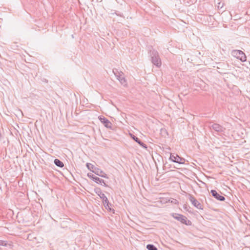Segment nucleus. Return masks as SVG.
Returning a JSON list of instances; mask_svg holds the SVG:
<instances>
[{
	"label": "nucleus",
	"instance_id": "1",
	"mask_svg": "<svg viewBox=\"0 0 250 250\" xmlns=\"http://www.w3.org/2000/svg\"><path fill=\"white\" fill-rule=\"evenodd\" d=\"M150 55L151 62L157 67H160L162 65V62L158 52L153 49L150 51Z\"/></svg>",
	"mask_w": 250,
	"mask_h": 250
},
{
	"label": "nucleus",
	"instance_id": "2",
	"mask_svg": "<svg viewBox=\"0 0 250 250\" xmlns=\"http://www.w3.org/2000/svg\"><path fill=\"white\" fill-rule=\"evenodd\" d=\"M172 216L175 219L187 225H188V223L190 222L189 220H187V218L182 214H173Z\"/></svg>",
	"mask_w": 250,
	"mask_h": 250
},
{
	"label": "nucleus",
	"instance_id": "3",
	"mask_svg": "<svg viewBox=\"0 0 250 250\" xmlns=\"http://www.w3.org/2000/svg\"><path fill=\"white\" fill-rule=\"evenodd\" d=\"M113 72L114 73L115 75L116 76L117 79L120 82L121 84H122L124 86H126V81L125 79L123 73L120 72V73H116V72L114 70L113 71Z\"/></svg>",
	"mask_w": 250,
	"mask_h": 250
},
{
	"label": "nucleus",
	"instance_id": "4",
	"mask_svg": "<svg viewBox=\"0 0 250 250\" xmlns=\"http://www.w3.org/2000/svg\"><path fill=\"white\" fill-rule=\"evenodd\" d=\"M188 199L192 205L198 209H203L201 204L191 194L188 195Z\"/></svg>",
	"mask_w": 250,
	"mask_h": 250
},
{
	"label": "nucleus",
	"instance_id": "5",
	"mask_svg": "<svg viewBox=\"0 0 250 250\" xmlns=\"http://www.w3.org/2000/svg\"><path fill=\"white\" fill-rule=\"evenodd\" d=\"M233 55L237 59H239L243 62L246 61V56L245 54L241 50H235L233 52Z\"/></svg>",
	"mask_w": 250,
	"mask_h": 250
},
{
	"label": "nucleus",
	"instance_id": "6",
	"mask_svg": "<svg viewBox=\"0 0 250 250\" xmlns=\"http://www.w3.org/2000/svg\"><path fill=\"white\" fill-rule=\"evenodd\" d=\"M170 159L173 162L183 164L185 162V159L179 157L177 154H171Z\"/></svg>",
	"mask_w": 250,
	"mask_h": 250
},
{
	"label": "nucleus",
	"instance_id": "7",
	"mask_svg": "<svg viewBox=\"0 0 250 250\" xmlns=\"http://www.w3.org/2000/svg\"><path fill=\"white\" fill-rule=\"evenodd\" d=\"M99 120L104 125V126L107 128H112V123L104 116H100L98 117Z\"/></svg>",
	"mask_w": 250,
	"mask_h": 250
},
{
	"label": "nucleus",
	"instance_id": "8",
	"mask_svg": "<svg viewBox=\"0 0 250 250\" xmlns=\"http://www.w3.org/2000/svg\"><path fill=\"white\" fill-rule=\"evenodd\" d=\"M93 172H94L96 175L105 178H108L107 175L102 170L98 168H95L94 170H92Z\"/></svg>",
	"mask_w": 250,
	"mask_h": 250
},
{
	"label": "nucleus",
	"instance_id": "9",
	"mask_svg": "<svg viewBox=\"0 0 250 250\" xmlns=\"http://www.w3.org/2000/svg\"><path fill=\"white\" fill-rule=\"evenodd\" d=\"M211 193L212 194V195L217 200L219 201H224L225 200V198L224 196H222L220 195H219L216 190H211Z\"/></svg>",
	"mask_w": 250,
	"mask_h": 250
},
{
	"label": "nucleus",
	"instance_id": "10",
	"mask_svg": "<svg viewBox=\"0 0 250 250\" xmlns=\"http://www.w3.org/2000/svg\"><path fill=\"white\" fill-rule=\"evenodd\" d=\"M211 127L216 131H223V127L218 124H214L211 125Z\"/></svg>",
	"mask_w": 250,
	"mask_h": 250
},
{
	"label": "nucleus",
	"instance_id": "11",
	"mask_svg": "<svg viewBox=\"0 0 250 250\" xmlns=\"http://www.w3.org/2000/svg\"><path fill=\"white\" fill-rule=\"evenodd\" d=\"M132 138L137 143H138L141 146L145 148H147V146L146 144L142 142L137 137L133 135L130 134Z\"/></svg>",
	"mask_w": 250,
	"mask_h": 250
},
{
	"label": "nucleus",
	"instance_id": "12",
	"mask_svg": "<svg viewBox=\"0 0 250 250\" xmlns=\"http://www.w3.org/2000/svg\"><path fill=\"white\" fill-rule=\"evenodd\" d=\"M92 179L94 181H95L96 183L98 184H100L101 185L104 184V186H106V184L105 183L104 180L99 178L98 177L94 176V175H92Z\"/></svg>",
	"mask_w": 250,
	"mask_h": 250
},
{
	"label": "nucleus",
	"instance_id": "13",
	"mask_svg": "<svg viewBox=\"0 0 250 250\" xmlns=\"http://www.w3.org/2000/svg\"><path fill=\"white\" fill-rule=\"evenodd\" d=\"M96 193L100 196V198H101L103 200H106V197L104 195V193L102 192V191L100 189H98L96 190Z\"/></svg>",
	"mask_w": 250,
	"mask_h": 250
},
{
	"label": "nucleus",
	"instance_id": "14",
	"mask_svg": "<svg viewBox=\"0 0 250 250\" xmlns=\"http://www.w3.org/2000/svg\"><path fill=\"white\" fill-rule=\"evenodd\" d=\"M54 164L60 167H62L64 166L63 163L60 160L56 159L54 160Z\"/></svg>",
	"mask_w": 250,
	"mask_h": 250
},
{
	"label": "nucleus",
	"instance_id": "15",
	"mask_svg": "<svg viewBox=\"0 0 250 250\" xmlns=\"http://www.w3.org/2000/svg\"><path fill=\"white\" fill-rule=\"evenodd\" d=\"M103 202L106 209H109V210H111V208L109 207V202L107 197L106 200H103Z\"/></svg>",
	"mask_w": 250,
	"mask_h": 250
},
{
	"label": "nucleus",
	"instance_id": "16",
	"mask_svg": "<svg viewBox=\"0 0 250 250\" xmlns=\"http://www.w3.org/2000/svg\"><path fill=\"white\" fill-rule=\"evenodd\" d=\"M146 248L148 250H157V248L152 244L147 245Z\"/></svg>",
	"mask_w": 250,
	"mask_h": 250
},
{
	"label": "nucleus",
	"instance_id": "17",
	"mask_svg": "<svg viewBox=\"0 0 250 250\" xmlns=\"http://www.w3.org/2000/svg\"><path fill=\"white\" fill-rule=\"evenodd\" d=\"M86 167L89 170L91 171L94 170L95 168H96L93 165L90 163H87Z\"/></svg>",
	"mask_w": 250,
	"mask_h": 250
},
{
	"label": "nucleus",
	"instance_id": "18",
	"mask_svg": "<svg viewBox=\"0 0 250 250\" xmlns=\"http://www.w3.org/2000/svg\"><path fill=\"white\" fill-rule=\"evenodd\" d=\"M168 202L174 204H178L179 203L177 200L172 198L168 199Z\"/></svg>",
	"mask_w": 250,
	"mask_h": 250
},
{
	"label": "nucleus",
	"instance_id": "19",
	"mask_svg": "<svg viewBox=\"0 0 250 250\" xmlns=\"http://www.w3.org/2000/svg\"><path fill=\"white\" fill-rule=\"evenodd\" d=\"M27 239L30 241H33L34 239H36V237H34L33 234H29L28 235Z\"/></svg>",
	"mask_w": 250,
	"mask_h": 250
},
{
	"label": "nucleus",
	"instance_id": "20",
	"mask_svg": "<svg viewBox=\"0 0 250 250\" xmlns=\"http://www.w3.org/2000/svg\"><path fill=\"white\" fill-rule=\"evenodd\" d=\"M223 6H224V3L221 2H219L218 3L217 7L218 9H222L223 7Z\"/></svg>",
	"mask_w": 250,
	"mask_h": 250
},
{
	"label": "nucleus",
	"instance_id": "21",
	"mask_svg": "<svg viewBox=\"0 0 250 250\" xmlns=\"http://www.w3.org/2000/svg\"><path fill=\"white\" fill-rule=\"evenodd\" d=\"M6 244L7 243L6 241L0 240V246H6Z\"/></svg>",
	"mask_w": 250,
	"mask_h": 250
},
{
	"label": "nucleus",
	"instance_id": "22",
	"mask_svg": "<svg viewBox=\"0 0 250 250\" xmlns=\"http://www.w3.org/2000/svg\"><path fill=\"white\" fill-rule=\"evenodd\" d=\"M92 175H90L89 173L88 174V176L92 179Z\"/></svg>",
	"mask_w": 250,
	"mask_h": 250
}]
</instances>
